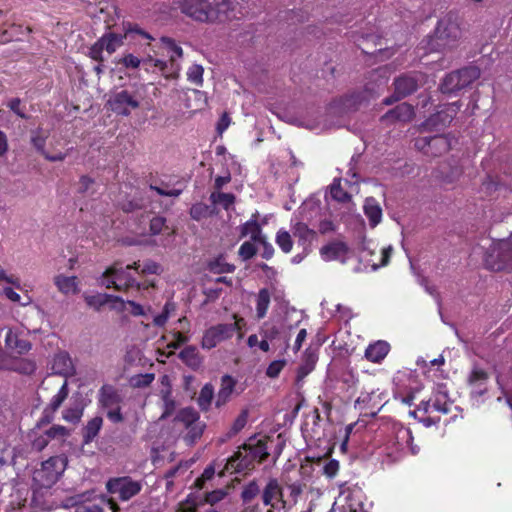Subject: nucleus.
Masks as SVG:
<instances>
[{"label": "nucleus", "instance_id": "1a4fd4ad", "mask_svg": "<svg viewBox=\"0 0 512 512\" xmlns=\"http://www.w3.org/2000/svg\"><path fill=\"white\" fill-rule=\"evenodd\" d=\"M123 30V34L109 32L105 33L99 38L105 50L109 54L114 53L119 47H121L124 44V40L132 41L136 38V36H139L148 41L154 40V38L148 32L141 29L138 24L130 22L123 23Z\"/></svg>", "mask_w": 512, "mask_h": 512}, {"label": "nucleus", "instance_id": "ea45409f", "mask_svg": "<svg viewBox=\"0 0 512 512\" xmlns=\"http://www.w3.org/2000/svg\"><path fill=\"white\" fill-rule=\"evenodd\" d=\"M275 242L283 253L288 254L292 251L293 240L288 231L280 229L276 234Z\"/></svg>", "mask_w": 512, "mask_h": 512}, {"label": "nucleus", "instance_id": "f03ea898", "mask_svg": "<svg viewBox=\"0 0 512 512\" xmlns=\"http://www.w3.org/2000/svg\"><path fill=\"white\" fill-rule=\"evenodd\" d=\"M269 457L266 439H250L238 448L226 464V469L242 473L254 469L257 463H262Z\"/></svg>", "mask_w": 512, "mask_h": 512}, {"label": "nucleus", "instance_id": "6ab92c4d", "mask_svg": "<svg viewBox=\"0 0 512 512\" xmlns=\"http://www.w3.org/2000/svg\"><path fill=\"white\" fill-rule=\"evenodd\" d=\"M159 53L162 56L168 57L171 68L175 70L179 69L177 61L182 58L183 50L173 39L162 37L160 39Z\"/></svg>", "mask_w": 512, "mask_h": 512}, {"label": "nucleus", "instance_id": "f3484780", "mask_svg": "<svg viewBox=\"0 0 512 512\" xmlns=\"http://www.w3.org/2000/svg\"><path fill=\"white\" fill-rule=\"evenodd\" d=\"M414 115V107L406 102H403L382 115L380 117V122L386 126L394 125L398 122L407 123L413 119Z\"/></svg>", "mask_w": 512, "mask_h": 512}, {"label": "nucleus", "instance_id": "a211bd4d", "mask_svg": "<svg viewBox=\"0 0 512 512\" xmlns=\"http://www.w3.org/2000/svg\"><path fill=\"white\" fill-rule=\"evenodd\" d=\"M283 496V488L276 478H270L264 487L261 495L264 506H269L273 509L277 508V503L280 502L285 505Z\"/></svg>", "mask_w": 512, "mask_h": 512}, {"label": "nucleus", "instance_id": "72a5a7b5", "mask_svg": "<svg viewBox=\"0 0 512 512\" xmlns=\"http://www.w3.org/2000/svg\"><path fill=\"white\" fill-rule=\"evenodd\" d=\"M207 269L213 274L232 273L235 271V265L226 262L223 255H219L207 264Z\"/></svg>", "mask_w": 512, "mask_h": 512}, {"label": "nucleus", "instance_id": "58836bf2", "mask_svg": "<svg viewBox=\"0 0 512 512\" xmlns=\"http://www.w3.org/2000/svg\"><path fill=\"white\" fill-rule=\"evenodd\" d=\"M229 494V488H220L210 492L205 493L204 498L201 500L202 505L204 503L209 504L210 506H214L220 501L224 500Z\"/></svg>", "mask_w": 512, "mask_h": 512}, {"label": "nucleus", "instance_id": "de8ad7c7", "mask_svg": "<svg viewBox=\"0 0 512 512\" xmlns=\"http://www.w3.org/2000/svg\"><path fill=\"white\" fill-rule=\"evenodd\" d=\"M48 135L43 132L41 128L32 131L31 143L35 149L43 156L47 151L45 150L46 139Z\"/></svg>", "mask_w": 512, "mask_h": 512}, {"label": "nucleus", "instance_id": "338daca9", "mask_svg": "<svg viewBox=\"0 0 512 512\" xmlns=\"http://www.w3.org/2000/svg\"><path fill=\"white\" fill-rule=\"evenodd\" d=\"M95 183L94 179L87 176V175H83L80 177L79 179V185H78V193L80 194H85L87 193L91 186Z\"/></svg>", "mask_w": 512, "mask_h": 512}, {"label": "nucleus", "instance_id": "052dcab7", "mask_svg": "<svg viewBox=\"0 0 512 512\" xmlns=\"http://www.w3.org/2000/svg\"><path fill=\"white\" fill-rule=\"evenodd\" d=\"M105 50L100 39H98L89 49V57L98 63L104 62L103 51Z\"/></svg>", "mask_w": 512, "mask_h": 512}, {"label": "nucleus", "instance_id": "aec40b11", "mask_svg": "<svg viewBox=\"0 0 512 512\" xmlns=\"http://www.w3.org/2000/svg\"><path fill=\"white\" fill-rule=\"evenodd\" d=\"M291 231L293 236L297 239L298 245L301 246L304 251L317 239V232L301 221L292 224Z\"/></svg>", "mask_w": 512, "mask_h": 512}, {"label": "nucleus", "instance_id": "5701e85b", "mask_svg": "<svg viewBox=\"0 0 512 512\" xmlns=\"http://www.w3.org/2000/svg\"><path fill=\"white\" fill-rule=\"evenodd\" d=\"M52 370L55 374L68 377L72 376L75 368L68 352L60 351L55 354L52 362Z\"/></svg>", "mask_w": 512, "mask_h": 512}, {"label": "nucleus", "instance_id": "2f4dec72", "mask_svg": "<svg viewBox=\"0 0 512 512\" xmlns=\"http://www.w3.org/2000/svg\"><path fill=\"white\" fill-rule=\"evenodd\" d=\"M451 410V404L446 400L439 398L431 401H422L418 407V411H423L426 414L437 412L440 414H448Z\"/></svg>", "mask_w": 512, "mask_h": 512}, {"label": "nucleus", "instance_id": "4c0bfd02", "mask_svg": "<svg viewBox=\"0 0 512 512\" xmlns=\"http://www.w3.org/2000/svg\"><path fill=\"white\" fill-rule=\"evenodd\" d=\"M201 505L202 501H198L197 496L190 493L184 500L178 503L175 512H197Z\"/></svg>", "mask_w": 512, "mask_h": 512}, {"label": "nucleus", "instance_id": "9d476101", "mask_svg": "<svg viewBox=\"0 0 512 512\" xmlns=\"http://www.w3.org/2000/svg\"><path fill=\"white\" fill-rule=\"evenodd\" d=\"M485 266L492 271L512 270V238L494 244L485 255Z\"/></svg>", "mask_w": 512, "mask_h": 512}, {"label": "nucleus", "instance_id": "f257e3e1", "mask_svg": "<svg viewBox=\"0 0 512 512\" xmlns=\"http://www.w3.org/2000/svg\"><path fill=\"white\" fill-rule=\"evenodd\" d=\"M180 10L202 23H225L236 17L232 0H181Z\"/></svg>", "mask_w": 512, "mask_h": 512}, {"label": "nucleus", "instance_id": "39448f33", "mask_svg": "<svg viewBox=\"0 0 512 512\" xmlns=\"http://www.w3.org/2000/svg\"><path fill=\"white\" fill-rule=\"evenodd\" d=\"M67 466V459L63 456H52L35 469L32 476L35 490L50 489L62 476Z\"/></svg>", "mask_w": 512, "mask_h": 512}, {"label": "nucleus", "instance_id": "79ce46f5", "mask_svg": "<svg viewBox=\"0 0 512 512\" xmlns=\"http://www.w3.org/2000/svg\"><path fill=\"white\" fill-rule=\"evenodd\" d=\"M260 493V487L256 480L248 482L242 489L241 499L244 504L250 503Z\"/></svg>", "mask_w": 512, "mask_h": 512}, {"label": "nucleus", "instance_id": "8fccbe9b", "mask_svg": "<svg viewBox=\"0 0 512 512\" xmlns=\"http://www.w3.org/2000/svg\"><path fill=\"white\" fill-rule=\"evenodd\" d=\"M83 407L80 406H74L69 407L63 411V419L67 422L77 424L80 422L82 416H83Z\"/></svg>", "mask_w": 512, "mask_h": 512}, {"label": "nucleus", "instance_id": "0e129e2a", "mask_svg": "<svg viewBox=\"0 0 512 512\" xmlns=\"http://www.w3.org/2000/svg\"><path fill=\"white\" fill-rule=\"evenodd\" d=\"M339 471V462L335 459H330L323 467L324 474L333 478Z\"/></svg>", "mask_w": 512, "mask_h": 512}, {"label": "nucleus", "instance_id": "864d4df0", "mask_svg": "<svg viewBox=\"0 0 512 512\" xmlns=\"http://www.w3.org/2000/svg\"><path fill=\"white\" fill-rule=\"evenodd\" d=\"M210 215L209 206L204 203H196L190 209V216L194 220H201Z\"/></svg>", "mask_w": 512, "mask_h": 512}, {"label": "nucleus", "instance_id": "e433bc0d", "mask_svg": "<svg viewBox=\"0 0 512 512\" xmlns=\"http://www.w3.org/2000/svg\"><path fill=\"white\" fill-rule=\"evenodd\" d=\"M55 285L64 294L75 293L77 291V282L75 276L58 275L55 277Z\"/></svg>", "mask_w": 512, "mask_h": 512}, {"label": "nucleus", "instance_id": "7c9ffc66", "mask_svg": "<svg viewBox=\"0 0 512 512\" xmlns=\"http://www.w3.org/2000/svg\"><path fill=\"white\" fill-rule=\"evenodd\" d=\"M103 426V418L101 416H95L90 419L82 429V438L84 444L91 443Z\"/></svg>", "mask_w": 512, "mask_h": 512}, {"label": "nucleus", "instance_id": "f8f14e48", "mask_svg": "<svg viewBox=\"0 0 512 512\" xmlns=\"http://www.w3.org/2000/svg\"><path fill=\"white\" fill-rule=\"evenodd\" d=\"M461 108L459 102H453L444 105V107L436 113L429 116L419 125L420 132H440L450 125Z\"/></svg>", "mask_w": 512, "mask_h": 512}, {"label": "nucleus", "instance_id": "bf43d9fd", "mask_svg": "<svg viewBox=\"0 0 512 512\" xmlns=\"http://www.w3.org/2000/svg\"><path fill=\"white\" fill-rule=\"evenodd\" d=\"M166 226V219L162 216H155L150 220L149 230L152 235L160 234Z\"/></svg>", "mask_w": 512, "mask_h": 512}, {"label": "nucleus", "instance_id": "e2e57ef3", "mask_svg": "<svg viewBox=\"0 0 512 512\" xmlns=\"http://www.w3.org/2000/svg\"><path fill=\"white\" fill-rule=\"evenodd\" d=\"M144 206L145 205L141 199L125 200L120 204L121 209L126 213L140 210L144 208Z\"/></svg>", "mask_w": 512, "mask_h": 512}, {"label": "nucleus", "instance_id": "c85d7f7f", "mask_svg": "<svg viewBox=\"0 0 512 512\" xmlns=\"http://www.w3.org/2000/svg\"><path fill=\"white\" fill-rule=\"evenodd\" d=\"M348 252V246L346 243L341 241L331 242L327 245H324L320 249V253L325 260H337L340 257H343Z\"/></svg>", "mask_w": 512, "mask_h": 512}, {"label": "nucleus", "instance_id": "4be33fe9", "mask_svg": "<svg viewBox=\"0 0 512 512\" xmlns=\"http://www.w3.org/2000/svg\"><path fill=\"white\" fill-rule=\"evenodd\" d=\"M393 85L395 94L405 98L418 89V79L413 75L403 74L394 80Z\"/></svg>", "mask_w": 512, "mask_h": 512}, {"label": "nucleus", "instance_id": "393cba45", "mask_svg": "<svg viewBox=\"0 0 512 512\" xmlns=\"http://www.w3.org/2000/svg\"><path fill=\"white\" fill-rule=\"evenodd\" d=\"M236 383H237L236 380L228 374L221 377L220 389L216 395V400H215V406L217 408H221L222 406L226 405L230 401L232 394L234 392Z\"/></svg>", "mask_w": 512, "mask_h": 512}, {"label": "nucleus", "instance_id": "412c9836", "mask_svg": "<svg viewBox=\"0 0 512 512\" xmlns=\"http://www.w3.org/2000/svg\"><path fill=\"white\" fill-rule=\"evenodd\" d=\"M5 346L8 350L14 351L18 354H25L30 351L31 343L21 336V333L8 328L5 335Z\"/></svg>", "mask_w": 512, "mask_h": 512}, {"label": "nucleus", "instance_id": "a878e982", "mask_svg": "<svg viewBox=\"0 0 512 512\" xmlns=\"http://www.w3.org/2000/svg\"><path fill=\"white\" fill-rule=\"evenodd\" d=\"M85 300L90 307H93L96 310H99L102 306L108 303H118L119 307L115 305H113L112 307L117 308L121 311L124 310L125 308V301L121 297L106 293L87 296Z\"/></svg>", "mask_w": 512, "mask_h": 512}, {"label": "nucleus", "instance_id": "c9c22d12", "mask_svg": "<svg viewBox=\"0 0 512 512\" xmlns=\"http://www.w3.org/2000/svg\"><path fill=\"white\" fill-rule=\"evenodd\" d=\"M270 299V292L267 288L259 290L256 300V316L258 319H263L266 316Z\"/></svg>", "mask_w": 512, "mask_h": 512}, {"label": "nucleus", "instance_id": "2eb2a0df", "mask_svg": "<svg viewBox=\"0 0 512 512\" xmlns=\"http://www.w3.org/2000/svg\"><path fill=\"white\" fill-rule=\"evenodd\" d=\"M386 393L379 389L362 391L355 401V407L365 416H376L387 402Z\"/></svg>", "mask_w": 512, "mask_h": 512}, {"label": "nucleus", "instance_id": "49530a36", "mask_svg": "<svg viewBox=\"0 0 512 512\" xmlns=\"http://www.w3.org/2000/svg\"><path fill=\"white\" fill-rule=\"evenodd\" d=\"M488 378V373L484 369L474 368L468 377V383L473 387H482L486 384Z\"/></svg>", "mask_w": 512, "mask_h": 512}, {"label": "nucleus", "instance_id": "0eeeda50", "mask_svg": "<svg viewBox=\"0 0 512 512\" xmlns=\"http://www.w3.org/2000/svg\"><path fill=\"white\" fill-rule=\"evenodd\" d=\"M174 421L185 430L183 440L189 446L194 445L202 437L206 428V423L200 419L199 412L193 407L180 409Z\"/></svg>", "mask_w": 512, "mask_h": 512}, {"label": "nucleus", "instance_id": "dca6fc26", "mask_svg": "<svg viewBox=\"0 0 512 512\" xmlns=\"http://www.w3.org/2000/svg\"><path fill=\"white\" fill-rule=\"evenodd\" d=\"M107 104L115 114L121 116H129L132 110L140 107V101L136 94L125 89L113 92Z\"/></svg>", "mask_w": 512, "mask_h": 512}, {"label": "nucleus", "instance_id": "680f3d73", "mask_svg": "<svg viewBox=\"0 0 512 512\" xmlns=\"http://www.w3.org/2000/svg\"><path fill=\"white\" fill-rule=\"evenodd\" d=\"M286 365V361L285 360H274L272 361L267 369H266V375L269 377V378H276L279 376V374L281 373V371L283 370V368L285 367Z\"/></svg>", "mask_w": 512, "mask_h": 512}, {"label": "nucleus", "instance_id": "69168bd1", "mask_svg": "<svg viewBox=\"0 0 512 512\" xmlns=\"http://www.w3.org/2000/svg\"><path fill=\"white\" fill-rule=\"evenodd\" d=\"M48 439H54L56 437H63L67 435V429L61 425H53L47 431H45Z\"/></svg>", "mask_w": 512, "mask_h": 512}, {"label": "nucleus", "instance_id": "6e6552de", "mask_svg": "<svg viewBox=\"0 0 512 512\" xmlns=\"http://www.w3.org/2000/svg\"><path fill=\"white\" fill-rule=\"evenodd\" d=\"M233 317L235 319L233 323H221L208 328L202 337L201 347L211 350L220 342L231 339L236 332L240 331L245 325L244 319L237 315Z\"/></svg>", "mask_w": 512, "mask_h": 512}, {"label": "nucleus", "instance_id": "4468645a", "mask_svg": "<svg viewBox=\"0 0 512 512\" xmlns=\"http://www.w3.org/2000/svg\"><path fill=\"white\" fill-rule=\"evenodd\" d=\"M415 148L426 156L438 157L451 149V140L445 134L422 136L415 139Z\"/></svg>", "mask_w": 512, "mask_h": 512}, {"label": "nucleus", "instance_id": "774afa93", "mask_svg": "<svg viewBox=\"0 0 512 512\" xmlns=\"http://www.w3.org/2000/svg\"><path fill=\"white\" fill-rule=\"evenodd\" d=\"M49 443L47 435L44 433L32 440V448L38 452L42 451Z\"/></svg>", "mask_w": 512, "mask_h": 512}, {"label": "nucleus", "instance_id": "7ed1b4c3", "mask_svg": "<svg viewBox=\"0 0 512 512\" xmlns=\"http://www.w3.org/2000/svg\"><path fill=\"white\" fill-rule=\"evenodd\" d=\"M461 37V28L454 15L448 14L441 18L434 34L426 40V48L430 52H445L456 48Z\"/></svg>", "mask_w": 512, "mask_h": 512}, {"label": "nucleus", "instance_id": "a19ab883", "mask_svg": "<svg viewBox=\"0 0 512 512\" xmlns=\"http://www.w3.org/2000/svg\"><path fill=\"white\" fill-rule=\"evenodd\" d=\"M69 390H68V383L67 380H64L62 386L58 390L57 394L54 395L48 405L51 412H56L59 407L62 405V403L66 400L68 397Z\"/></svg>", "mask_w": 512, "mask_h": 512}, {"label": "nucleus", "instance_id": "f704fd0d", "mask_svg": "<svg viewBox=\"0 0 512 512\" xmlns=\"http://www.w3.org/2000/svg\"><path fill=\"white\" fill-rule=\"evenodd\" d=\"M214 398V387L211 383H206L200 390L197 398V404L201 411L207 412L212 404Z\"/></svg>", "mask_w": 512, "mask_h": 512}, {"label": "nucleus", "instance_id": "c03bdc74", "mask_svg": "<svg viewBox=\"0 0 512 512\" xmlns=\"http://www.w3.org/2000/svg\"><path fill=\"white\" fill-rule=\"evenodd\" d=\"M154 373L136 374L130 377L129 384L132 388H146L154 381Z\"/></svg>", "mask_w": 512, "mask_h": 512}, {"label": "nucleus", "instance_id": "cd10ccee", "mask_svg": "<svg viewBox=\"0 0 512 512\" xmlns=\"http://www.w3.org/2000/svg\"><path fill=\"white\" fill-rule=\"evenodd\" d=\"M392 252H393V248L391 245H389L387 247L380 248L378 260L375 261L372 258L373 256H376L375 251L371 250L369 248H364V253H366V255L364 257L366 258V261L370 264V266L374 270H376L380 267H384V266L388 265L391 255H392Z\"/></svg>", "mask_w": 512, "mask_h": 512}, {"label": "nucleus", "instance_id": "13d9d810", "mask_svg": "<svg viewBox=\"0 0 512 512\" xmlns=\"http://www.w3.org/2000/svg\"><path fill=\"white\" fill-rule=\"evenodd\" d=\"M257 253V249L252 242L245 241L239 248L238 254L243 260L253 258Z\"/></svg>", "mask_w": 512, "mask_h": 512}, {"label": "nucleus", "instance_id": "bb28decb", "mask_svg": "<svg viewBox=\"0 0 512 512\" xmlns=\"http://www.w3.org/2000/svg\"><path fill=\"white\" fill-rule=\"evenodd\" d=\"M179 359L191 370L197 371L203 364V357L198 348L193 345L186 346L178 355Z\"/></svg>", "mask_w": 512, "mask_h": 512}, {"label": "nucleus", "instance_id": "ddd939ff", "mask_svg": "<svg viewBox=\"0 0 512 512\" xmlns=\"http://www.w3.org/2000/svg\"><path fill=\"white\" fill-rule=\"evenodd\" d=\"M141 481L132 479L130 476L110 478L106 483L107 491L116 495L121 501H128L142 490Z\"/></svg>", "mask_w": 512, "mask_h": 512}, {"label": "nucleus", "instance_id": "09e8293b", "mask_svg": "<svg viewBox=\"0 0 512 512\" xmlns=\"http://www.w3.org/2000/svg\"><path fill=\"white\" fill-rule=\"evenodd\" d=\"M175 309V303L172 301H167L163 307L162 312L154 317V326L163 327L166 324L171 312L175 311Z\"/></svg>", "mask_w": 512, "mask_h": 512}, {"label": "nucleus", "instance_id": "9b49d317", "mask_svg": "<svg viewBox=\"0 0 512 512\" xmlns=\"http://www.w3.org/2000/svg\"><path fill=\"white\" fill-rule=\"evenodd\" d=\"M479 77L478 67L467 66L447 74L440 84V90L444 94H453L466 88Z\"/></svg>", "mask_w": 512, "mask_h": 512}, {"label": "nucleus", "instance_id": "b1692460", "mask_svg": "<svg viewBox=\"0 0 512 512\" xmlns=\"http://www.w3.org/2000/svg\"><path fill=\"white\" fill-rule=\"evenodd\" d=\"M391 346L385 340H378L368 345L365 350V358L372 363H381L388 353L390 352Z\"/></svg>", "mask_w": 512, "mask_h": 512}, {"label": "nucleus", "instance_id": "20e7f679", "mask_svg": "<svg viewBox=\"0 0 512 512\" xmlns=\"http://www.w3.org/2000/svg\"><path fill=\"white\" fill-rule=\"evenodd\" d=\"M139 269V261H135L133 264H128L126 267H123L118 262H116L111 267L107 268L103 273V284L107 288H114L117 291L124 292H127L131 288H136V290L146 288L137 282L129 272L130 270H135L138 272Z\"/></svg>", "mask_w": 512, "mask_h": 512}, {"label": "nucleus", "instance_id": "37998d69", "mask_svg": "<svg viewBox=\"0 0 512 512\" xmlns=\"http://www.w3.org/2000/svg\"><path fill=\"white\" fill-rule=\"evenodd\" d=\"M213 204H220L225 210H228L235 202V195L232 193L213 192L210 195Z\"/></svg>", "mask_w": 512, "mask_h": 512}, {"label": "nucleus", "instance_id": "473e14b6", "mask_svg": "<svg viewBox=\"0 0 512 512\" xmlns=\"http://www.w3.org/2000/svg\"><path fill=\"white\" fill-rule=\"evenodd\" d=\"M248 235H250L253 242L259 241L263 237L261 234V226L257 220V214H253L251 219L240 227V236L246 237Z\"/></svg>", "mask_w": 512, "mask_h": 512}, {"label": "nucleus", "instance_id": "6e6d98bb", "mask_svg": "<svg viewBox=\"0 0 512 512\" xmlns=\"http://www.w3.org/2000/svg\"><path fill=\"white\" fill-rule=\"evenodd\" d=\"M161 272H162V267L160 264H158L157 262H155L153 260H147L143 263L142 266L140 265V269L138 270L137 273L142 274V275H147V274L159 275V274H161Z\"/></svg>", "mask_w": 512, "mask_h": 512}, {"label": "nucleus", "instance_id": "a18cd8bd", "mask_svg": "<svg viewBox=\"0 0 512 512\" xmlns=\"http://www.w3.org/2000/svg\"><path fill=\"white\" fill-rule=\"evenodd\" d=\"M248 421V410L244 409L240 412L237 418L232 423L229 431L227 432V437L232 438L237 435L247 424Z\"/></svg>", "mask_w": 512, "mask_h": 512}, {"label": "nucleus", "instance_id": "5fc2aeb1", "mask_svg": "<svg viewBox=\"0 0 512 512\" xmlns=\"http://www.w3.org/2000/svg\"><path fill=\"white\" fill-rule=\"evenodd\" d=\"M116 63L118 65H122L126 69H137L141 64V60L137 56L128 53L118 59Z\"/></svg>", "mask_w": 512, "mask_h": 512}, {"label": "nucleus", "instance_id": "c756f323", "mask_svg": "<svg viewBox=\"0 0 512 512\" xmlns=\"http://www.w3.org/2000/svg\"><path fill=\"white\" fill-rule=\"evenodd\" d=\"M363 208L370 226L372 228L376 227L382 219V209L377 200L373 197L366 198Z\"/></svg>", "mask_w": 512, "mask_h": 512}, {"label": "nucleus", "instance_id": "423d86ee", "mask_svg": "<svg viewBox=\"0 0 512 512\" xmlns=\"http://www.w3.org/2000/svg\"><path fill=\"white\" fill-rule=\"evenodd\" d=\"M124 397L121 391L112 384H103L98 390L97 405L106 412L107 419L113 424L124 421L122 404Z\"/></svg>", "mask_w": 512, "mask_h": 512}, {"label": "nucleus", "instance_id": "603ef678", "mask_svg": "<svg viewBox=\"0 0 512 512\" xmlns=\"http://www.w3.org/2000/svg\"><path fill=\"white\" fill-rule=\"evenodd\" d=\"M3 369H13L15 371H19L20 373L24 374H31L35 371L36 366L34 362L26 359H21L17 366H9L3 363Z\"/></svg>", "mask_w": 512, "mask_h": 512}, {"label": "nucleus", "instance_id": "3c124183", "mask_svg": "<svg viewBox=\"0 0 512 512\" xmlns=\"http://www.w3.org/2000/svg\"><path fill=\"white\" fill-rule=\"evenodd\" d=\"M203 73H204V69L201 65L193 64L192 66L189 67V69L187 71L188 80L197 86H202Z\"/></svg>", "mask_w": 512, "mask_h": 512}, {"label": "nucleus", "instance_id": "4d7b16f0", "mask_svg": "<svg viewBox=\"0 0 512 512\" xmlns=\"http://www.w3.org/2000/svg\"><path fill=\"white\" fill-rule=\"evenodd\" d=\"M331 197L339 202H346L350 199L349 194L343 190L340 182H333L330 188Z\"/></svg>", "mask_w": 512, "mask_h": 512}]
</instances>
